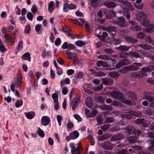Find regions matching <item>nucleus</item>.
Here are the masks:
<instances>
[{"label":"nucleus","instance_id":"25","mask_svg":"<svg viewBox=\"0 0 154 154\" xmlns=\"http://www.w3.org/2000/svg\"><path fill=\"white\" fill-rule=\"evenodd\" d=\"M22 58L25 60H27L30 61L31 60L30 54L29 52H26L22 55Z\"/></svg>","mask_w":154,"mask_h":154},{"label":"nucleus","instance_id":"45","mask_svg":"<svg viewBox=\"0 0 154 154\" xmlns=\"http://www.w3.org/2000/svg\"><path fill=\"white\" fill-rule=\"evenodd\" d=\"M128 139L130 143H134L136 141V137H135L130 136L128 137Z\"/></svg>","mask_w":154,"mask_h":154},{"label":"nucleus","instance_id":"36","mask_svg":"<svg viewBox=\"0 0 154 154\" xmlns=\"http://www.w3.org/2000/svg\"><path fill=\"white\" fill-rule=\"evenodd\" d=\"M142 25L144 26H146L150 24V21L149 19L143 20L142 22Z\"/></svg>","mask_w":154,"mask_h":154},{"label":"nucleus","instance_id":"43","mask_svg":"<svg viewBox=\"0 0 154 154\" xmlns=\"http://www.w3.org/2000/svg\"><path fill=\"white\" fill-rule=\"evenodd\" d=\"M38 134L39 135L42 137H43L45 136V134L43 131L41 130L39 127L38 128Z\"/></svg>","mask_w":154,"mask_h":154},{"label":"nucleus","instance_id":"40","mask_svg":"<svg viewBox=\"0 0 154 154\" xmlns=\"http://www.w3.org/2000/svg\"><path fill=\"white\" fill-rule=\"evenodd\" d=\"M114 120V119L113 117H110L106 119L105 122L106 123H110L113 122Z\"/></svg>","mask_w":154,"mask_h":154},{"label":"nucleus","instance_id":"53","mask_svg":"<svg viewBox=\"0 0 154 154\" xmlns=\"http://www.w3.org/2000/svg\"><path fill=\"white\" fill-rule=\"evenodd\" d=\"M109 13L108 14V16H109L110 19H111L112 17H114L116 14V13L114 12L112 10H110V11H109Z\"/></svg>","mask_w":154,"mask_h":154},{"label":"nucleus","instance_id":"4","mask_svg":"<svg viewBox=\"0 0 154 154\" xmlns=\"http://www.w3.org/2000/svg\"><path fill=\"white\" fill-rule=\"evenodd\" d=\"M17 80L14 81V85L17 88H19L20 89L21 88V85L22 83V78L21 76L19 75H17Z\"/></svg>","mask_w":154,"mask_h":154},{"label":"nucleus","instance_id":"26","mask_svg":"<svg viewBox=\"0 0 154 154\" xmlns=\"http://www.w3.org/2000/svg\"><path fill=\"white\" fill-rule=\"evenodd\" d=\"M54 2L53 1L50 2L48 4V10L49 12L51 13L54 10Z\"/></svg>","mask_w":154,"mask_h":154},{"label":"nucleus","instance_id":"61","mask_svg":"<svg viewBox=\"0 0 154 154\" xmlns=\"http://www.w3.org/2000/svg\"><path fill=\"white\" fill-rule=\"evenodd\" d=\"M123 65H128L130 63V61L127 59H124L121 60Z\"/></svg>","mask_w":154,"mask_h":154},{"label":"nucleus","instance_id":"28","mask_svg":"<svg viewBox=\"0 0 154 154\" xmlns=\"http://www.w3.org/2000/svg\"><path fill=\"white\" fill-rule=\"evenodd\" d=\"M51 54V52L50 51H46L45 50H43L42 54V56L45 58L46 57H49Z\"/></svg>","mask_w":154,"mask_h":154},{"label":"nucleus","instance_id":"27","mask_svg":"<svg viewBox=\"0 0 154 154\" xmlns=\"http://www.w3.org/2000/svg\"><path fill=\"white\" fill-rule=\"evenodd\" d=\"M143 113L149 116L152 115L154 113V110L153 109L149 108L147 110H144Z\"/></svg>","mask_w":154,"mask_h":154},{"label":"nucleus","instance_id":"46","mask_svg":"<svg viewBox=\"0 0 154 154\" xmlns=\"http://www.w3.org/2000/svg\"><path fill=\"white\" fill-rule=\"evenodd\" d=\"M121 116L123 118L127 119H131L132 117V116L131 115V114L130 115L127 114H123Z\"/></svg>","mask_w":154,"mask_h":154},{"label":"nucleus","instance_id":"34","mask_svg":"<svg viewBox=\"0 0 154 154\" xmlns=\"http://www.w3.org/2000/svg\"><path fill=\"white\" fill-rule=\"evenodd\" d=\"M119 56L122 58H127L129 55V53L127 52H122L119 53Z\"/></svg>","mask_w":154,"mask_h":154},{"label":"nucleus","instance_id":"2","mask_svg":"<svg viewBox=\"0 0 154 154\" xmlns=\"http://www.w3.org/2000/svg\"><path fill=\"white\" fill-rule=\"evenodd\" d=\"M141 64L140 63H134L133 65L127 66V69L128 72L137 70L141 66Z\"/></svg>","mask_w":154,"mask_h":154},{"label":"nucleus","instance_id":"30","mask_svg":"<svg viewBox=\"0 0 154 154\" xmlns=\"http://www.w3.org/2000/svg\"><path fill=\"white\" fill-rule=\"evenodd\" d=\"M95 99L96 101L98 102L101 103H103L105 100V99L101 96H96Z\"/></svg>","mask_w":154,"mask_h":154},{"label":"nucleus","instance_id":"37","mask_svg":"<svg viewBox=\"0 0 154 154\" xmlns=\"http://www.w3.org/2000/svg\"><path fill=\"white\" fill-rule=\"evenodd\" d=\"M85 42L81 40H79L75 42V45L79 47H82L85 45Z\"/></svg>","mask_w":154,"mask_h":154},{"label":"nucleus","instance_id":"17","mask_svg":"<svg viewBox=\"0 0 154 154\" xmlns=\"http://www.w3.org/2000/svg\"><path fill=\"white\" fill-rule=\"evenodd\" d=\"M131 48L130 46L128 47L126 45H121L117 48V49L119 51H127Z\"/></svg>","mask_w":154,"mask_h":154},{"label":"nucleus","instance_id":"33","mask_svg":"<svg viewBox=\"0 0 154 154\" xmlns=\"http://www.w3.org/2000/svg\"><path fill=\"white\" fill-rule=\"evenodd\" d=\"M116 29V28L115 27L110 26L106 28L105 30L109 32H111L113 31L115 32Z\"/></svg>","mask_w":154,"mask_h":154},{"label":"nucleus","instance_id":"57","mask_svg":"<svg viewBox=\"0 0 154 154\" xmlns=\"http://www.w3.org/2000/svg\"><path fill=\"white\" fill-rule=\"evenodd\" d=\"M134 6L135 8L139 9H141L143 7V4H134Z\"/></svg>","mask_w":154,"mask_h":154},{"label":"nucleus","instance_id":"47","mask_svg":"<svg viewBox=\"0 0 154 154\" xmlns=\"http://www.w3.org/2000/svg\"><path fill=\"white\" fill-rule=\"evenodd\" d=\"M127 66H125L123 68L120 69L119 70V72L121 73H125L128 72V69H127Z\"/></svg>","mask_w":154,"mask_h":154},{"label":"nucleus","instance_id":"22","mask_svg":"<svg viewBox=\"0 0 154 154\" xmlns=\"http://www.w3.org/2000/svg\"><path fill=\"white\" fill-rule=\"evenodd\" d=\"M139 46L141 48L145 50H149L152 48L150 45L147 44H140Z\"/></svg>","mask_w":154,"mask_h":154},{"label":"nucleus","instance_id":"11","mask_svg":"<svg viewBox=\"0 0 154 154\" xmlns=\"http://www.w3.org/2000/svg\"><path fill=\"white\" fill-rule=\"evenodd\" d=\"M50 118L47 116H43L41 119L42 124L44 126H46L49 124L50 122Z\"/></svg>","mask_w":154,"mask_h":154},{"label":"nucleus","instance_id":"19","mask_svg":"<svg viewBox=\"0 0 154 154\" xmlns=\"http://www.w3.org/2000/svg\"><path fill=\"white\" fill-rule=\"evenodd\" d=\"M125 39L127 42L131 43H136L137 41V39L130 36H126Z\"/></svg>","mask_w":154,"mask_h":154},{"label":"nucleus","instance_id":"50","mask_svg":"<svg viewBox=\"0 0 154 154\" xmlns=\"http://www.w3.org/2000/svg\"><path fill=\"white\" fill-rule=\"evenodd\" d=\"M27 18L30 21H32L33 19V15L30 12H28L27 14Z\"/></svg>","mask_w":154,"mask_h":154},{"label":"nucleus","instance_id":"1","mask_svg":"<svg viewBox=\"0 0 154 154\" xmlns=\"http://www.w3.org/2000/svg\"><path fill=\"white\" fill-rule=\"evenodd\" d=\"M110 95L116 100H120L122 99L121 102L129 106L132 105V103L128 99L124 98V96L123 94L119 91H113L110 93Z\"/></svg>","mask_w":154,"mask_h":154},{"label":"nucleus","instance_id":"44","mask_svg":"<svg viewBox=\"0 0 154 154\" xmlns=\"http://www.w3.org/2000/svg\"><path fill=\"white\" fill-rule=\"evenodd\" d=\"M52 98L53 99L54 102L58 101V96L55 93H53L52 95Z\"/></svg>","mask_w":154,"mask_h":154},{"label":"nucleus","instance_id":"23","mask_svg":"<svg viewBox=\"0 0 154 154\" xmlns=\"http://www.w3.org/2000/svg\"><path fill=\"white\" fill-rule=\"evenodd\" d=\"M146 26V31L147 32L152 33L154 28V24L151 23Z\"/></svg>","mask_w":154,"mask_h":154},{"label":"nucleus","instance_id":"14","mask_svg":"<svg viewBox=\"0 0 154 154\" xmlns=\"http://www.w3.org/2000/svg\"><path fill=\"white\" fill-rule=\"evenodd\" d=\"M79 100V97H76L74 98L72 100V102L71 105L72 109L74 110L78 105V103Z\"/></svg>","mask_w":154,"mask_h":154},{"label":"nucleus","instance_id":"24","mask_svg":"<svg viewBox=\"0 0 154 154\" xmlns=\"http://www.w3.org/2000/svg\"><path fill=\"white\" fill-rule=\"evenodd\" d=\"M143 71H146L147 72L154 71V66L151 65L146 67H144L142 68Z\"/></svg>","mask_w":154,"mask_h":154},{"label":"nucleus","instance_id":"16","mask_svg":"<svg viewBox=\"0 0 154 154\" xmlns=\"http://www.w3.org/2000/svg\"><path fill=\"white\" fill-rule=\"evenodd\" d=\"M86 103L87 106L89 108L92 106V99L91 97H88L86 100Z\"/></svg>","mask_w":154,"mask_h":154},{"label":"nucleus","instance_id":"9","mask_svg":"<svg viewBox=\"0 0 154 154\" xmlns=\"http://www.w3.org/2000/svg\"><path fill=\"white\" fill-rule=\"evenodd\" d=\"M103 84L106 85H111L114 82L113 80L111 78H106L102 79Z\"/></svg>","mask_w":154,"mask_h":154},{"label":"nucleus","instance_id":"59","mask_svg":"<svg viewBox=\"0 0 154 154\" xmlns=\"http://www.w3.org/2000/svg\"><path fill=\"white\" fill-rule=\"evenodd\" d=\"M74 118L79 122H80L82 121V119L80 116L77 114H75L74 115Z\"/></svg>","mask_w":154,"mask_h":154},{"label":"nucleus","instance_id":"42","mask_svg":"<svg viewBox=\"0 0 154 154\" xmlns=\"http://www.w3.org/2000/svg\"><path fill=\"white\" fill-rule=\"evenodd\" d=\"M95 75L97 76H105V73L102 72H95Z\"/></svg>","mask_w":154,"mask_h":154},{"label":"nucleus","instance_id":"38","mask_svg":"<svg viewBox=\"0 0 154 154\" xmlns=\"http://www.w3.org/2000/svg\"><path fill=\"white\" fill-rule=\"evenodd\" d=\"M110 126V125L109 124L104 125L103 126H101V128L103 131L105 132L109 128Z\"/></svg>","mask_w":154,"mask_h":154},{"label":"nucleus","instance_id":"18","mask_svg":"<svg viewBox=\"0 0 154 154\" xmlns=\"http://www.w3.org/2000/svg\"><path fill=\"white\" fill-rule=\"evenodd\" d=\"M129 55L131 57L135 58H141L142 57L141 55L136 52H130L129 53Z\"/></svg>","mask_w":154,"mask_h":154},{"label":"nucleus","instance_id":"5","mask_svg":"<svg viewBox=\"0 0 154 154\" xmlns=\"http://www.w3.org/2000/svg\"><path fill=\"white\" fill-rule=\"evenodd\" d=\"M153 95L152 93H146L144 95V99L147 100L150 102H152L154 101V97L153 96Z\"/></svg>","mask_w":154,"mask_h":154},{"label":"nucleus","instance_id":"60","mask_svg":"<svg viewBox=\"0 0 154 154\" xmlns=\"http://www.w3.org/2000/svg\"><path fill=\"white\" fill-rule=\"evenodd\" d=\"M119 126L118 125H116L115 126L112 127L110 129V130L112 131H116L119 130Z\"/></svg>","mask_w":154,"mask_h":154},{"label":"nucleus","instance_id":"56","mask_svg":"<svg viewBox=\"0 0 154 154\" xmlns=\"http://www.w3.org/2000/svg\"><path fill=\"white\" fill-rule=\"evenodd\" d=\"M103 88V85L102 84H101L99 86L97 87H95L93 88L94 90L97 91L102 90Z\"/></svg>","mask_w":154,"mask_h":154},{"label":"nucleus","instance_id":"3","mask_svg":"<svg viewBox=\"0 0 154 154\" xmlns=\"http://www.w3.org/2000/svg\"><path fill=\"white\" fill-rule=\"evenodd\" d=\"M114 23L122 27H125L126 26L125 19L121 17H119L115 20Z\"/></svg>","mask_w":154,"mask_h":154},{"label":"nucleus","instance_id":"55","mask_svg":"<svg viewBox=\"0 0 154 154\" xmlns=\"http://www.w3.org/2000/svg\"><path fill=\"white\" fill-rule=\"evenodd\" d=\"M144 120V119H138L135 120V123L137 124H142V123Z\"/></svg>","mask_w":154,"mask_h":154},{"label":"nucleus","instance_id":"64","mask_svg":"<svg viewBox=\"0 0 154 154\" xmlns=\"http://www.w3.org/2000/svg\"><path fill=\"white\" fill-rule=\"evenodd\" d=\"M63 29V31L65 32L69 33L71 32V30L67 26H65Z\"/></svg>","mask_w":154,"mask_h":154},{"label":"nucleus","instance_id":"12","mask_svg":"<svg viewBox=\"0 0 154 154\" xmlns=\"http://www.w3.org/2000/svg\"><path fill=\"white\" fill-rule=\"evenodd\" d=\"M103 147L106 149L110 150L112 148L113 145L109 142L106 141L103 144Z\"/></svg>","mask_w":154,"mask_h":154},{"label":"nucleus","instance_id":"35","mask_svg":"<svg viewBox=\"0 0 154 154\" xmlns=\"http://www.w3.org/2000/svg\"><path fill=\"white\" fill-rule=\"evenodd\" d=\"M23 103V101L22 100H17L15 103V106L17 108H19L21 106Z\"/></svg>","mask_w":154,"mask_h":154},{"label":"nucleus","instance_id":"63","mask_svg":"<svg viewBox=\"0 0 154 154\" xmlns=\"http://www.w3.org/2000/svg\"><path fill=\"white\" fill-rule=\"evenodd\" d=\"M76 8V6L73 4H69V9L70 10L75 9Z\"/></svg>","mask_w":154,"mask_h":154},{"label":"nucleus","instance_id":"6","mask_svg":"<svg viewBox=\"0 0 154 154\" xmlns=\"http://www.w3.org/2000/svg\"><path fill=\"white\" fill-rule=\"evenodd\" d=\"M147 17L146 14L144 12H138L136 16L137 20L139 21H140L142 19L146 18Z\"/></svg>","mask_w":154,"mask_h":154},{"label":"nucleus","instance_id":"62","mask_svg":"<svg viewBox=\"0 0 154 154\" xmlns=\"http://www.w3.org/2000/svg\"><path fill=\"white\" fill-rule=\"evenodd\" d=\"M31 10L32 12L34 14L37 12L38 9L36 6L34 5L32 6Z\"/></svg>","mask_w":154,"mask_h":154},{"label":"nucleus","instance_id":"48","mask_svg":"<svg viewBox=\"0 0 154 154\" xmlns=\"http://www.w3.org/2000/svg\"><path fill=\"white\" fill-rule=\"evenodd\" d=\"M69 8V4L67 3H65L63 5V11L65 12H67Z\"/></svg>","mask_w":154,"mask_h":154},{"label":"nucleus","instance_id":"20","mask_svg":"<svg viewBox=\"0 0 154 154\" xmlns=\"http://www.w3.org/2000/svg\"><path fill=\"white\" fill-rule=\"evenodd\" d=\"M25 115L26 118L29 119H32L35 117V114L34 112L31 111L29 112H25Z\"/></svg>","mask_w":154,"mask_h":154},{"label":"nucleus","instance_id":"51","mask_svg":"<svg viewBox=\"0 0 154 154\" xmlns=\"http://www.w3.org/2000/svg\"><path fill=\"white\" fill-rule=\"evenodd\" d=\"M128 152L126 149H122L119 150L117 152V154H126Z\"/></svg>","mask_w":154,"mask_h":154},{"label":"nucleus","instance_id":"15","mask_svg":"<svg viewBox=\"0 0 154 154\" xmlns=\"http://www.w3.org/2000/svg\"><path fill=\"white\" fill-rule=\"evenodd\" d=\"M134 129L132 126H129L125 129L126 133L127 134H128L129 135L133 134L134 131Z\"/></svg>","mask_w":154,"mask_h":154},{"label":"nucleus","instance_id":"10","mask_svg":"<svg viewBox=\"0 0 154 154\" xmlns=\"http://www.w3.org/2000/svg\"><path fill=\"white\" fill-rule=\"evenodd\" d=\"M127 95L128 96V98L131 99L133 101L137 100V97L133 91H129L127 93Z\"/></svg>","mask_w":154,"mask_h":154},{"label":"nucleus","instance_id":"7","mask_svg":"<svg viewBox=\"0 0 154 154\" xmlns=\"http://www.w3.org/2000/svg\"><path fill=\"white\" fill-rule=\"evenodd\" d=\"M126 112L137 117H141L143 116L142 113L138 111H134L133 110H130Z\"/></svg>","mask_w":154,"mask_h":154},{"label":"nucleus","instance_id":"58","mask_svg":"<svg viewBox=\"0 0 154 154\" xmlns=\"http://www.w3.org/2000/svg\"><path fill=\"white\" fill-rule=\"evenodd\" d=\"M30 30V25H27L25 27V33H28L29 32Z\"/></svg>","mask_w":154,"mask_h":154},{"label":"nucleus","instance_id":"39","mask_svg":"<svg viewBox=\"0 0 154 154\" xmlns=\"http://www.w3.org/2000/svg\"><path fill=\"white\" fill-rule=\"evenodd\" d=\"M109 75L112 78H117L119 76V75L115 72H111L109 74Z\"/></svg>","mask_w":154,"mask_h":154},{"label":"nucleus","instance_id":"8","mask_svg":"<svg viewBox=\"0 0 154 154\" xmlns=\"http://www.w3.org/2000/svg\"><path fill=\"white\" fill-rule=\"evenodd\" d=\"M124 137V135L122 134L113 135L111 138L112 141H118L121 140Z\"/></svg>","mask_w":154,"mask_h":154},{"label":"nucleus","instance_id":"29","mask_svg":"<svg viewBox=\"0 0 154 154\" xmlns=\"http://www.w3.org/2000/svg\"><path fill=\"white\" fill-rule=\"evenodd\" d=\"M99 59L104 60H108L111 59V57L106 55H101L98 56Z\"/></svg>","mask_w":154,"mask_h":154},{"label":"nucleus","instance_id":"49","mask_svg":"<svg viewBox=\"0 0 154 154\" xmlns=\"http://www.w3.org/2000/svg\"><path fill=\"white\" fill-rule=\"evenodd\" d=\"M150 123L147 120H144L143 122L142 125L144 127H147L150 125Z\"/></svg>","mask_w":154,"mask_h":154},{"label":"nucleus","instance_id":"54","mask_svg":"<svg viewBox=\"0 0 154 154\" xmlns=\"http://www.w3.org/2000/svg\"><path fill=\"white\" fill-rule=\"evenodd\" d=\"M56 69L57 70V73L58 75H61L63 74V70L60 67Z\"/></svg>","mask_w":154,"mask_h":154},{"label":"nucleus","instance_id":"41","mask_svg":"<svg viewBox=\"0 0 154 154\" xmlns=\"http://www.w3.org/2000/svg\"><path fill=\"white\" fill-rule=\"evenodd\" d=\"M4 37L5 39V42H6V41H8L10 40L11 42H12V38L11 36L8 34H5L4 35Z\"/></svg>","mask_w":154,"mask_h":154},{"label":"nucleus","instance_id":"31","mask_svg":"<svg viewBox=\"0 0 154 154\" xmlns=\"http://www.w3.org/2000/svg\"><path fill=\"white\" fill-rule=\"evenodd\" d=\"M71 148V152L72 154H76V149L74 146V143H71L69 144Z\"/></svg>","mask_w":154,"mask_h":154},{"label":"nucleus","instance_id":"21","mask_svg":"<svg viewBox=\"0 0 154 154\" xmlns=\"http://www.w3.org/2000/svg\"><path fill=\"white\" fill-rule=\"evenodd\" d=\"M70 135L72 139H75L79 136V133L77 131H75L70 134Z\"/></svg>","mask_w":154,"mask_h":154},{"label":"nucleus","instance_id":"52","mask_svg":"<svg viewBox=\"0 0 154 154\" xmlns=\"http://www.w3.org/2000/svg\"><path fill=\"white\" fill-rule=\"evenodd\" d=\"M145 34L142 32L138 33L137 34V37L139 39H142L145 37Z\"/></svg>","mask_w":154,"mask_h":154},{"label":"nucleus","instance_id":"13","mask_svg":"<svg viewBox=\"0 0 154 154\" xmlns=\"http://www.w3.org/2000/svg\"><path fill=\"white\" fill-rule=\"evenodd\" d=\"M104 5L108 8H113L116 7V4L112 2L106 1L104 2Z\"/></svg>","mask_w":154,"mask_h":154},{"label":"nucleus","instance_id":"32","mask_svg":"<svg viewBox=\"0 0 154 154\" xmlns=\"http://www.w3.org/2000/svg\"><path fill=\"white\" fill-rule=\"evenodd\" d=\"M142 72H138V78H141L143 77L145 75L146 76V71H143L142 69Z\"/></svg>","mask_w":154,"mask_h":154}]
</instances>
